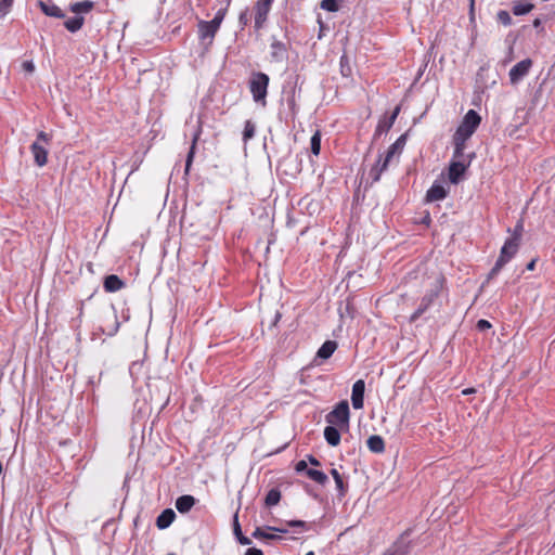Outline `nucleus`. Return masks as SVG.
<instances>
[{
    "label": "nucleus",
    "instance_id": "6ab92c4d",
    "mask_svg": "<svg viewBox=\"0 0 555 555\" xmlns=\"http://www.w3.org/2000/svg\"><path fill=\"white\" fill-rule=\"evenodd\" d=\"M367 448L374 453H382L385 450V442L380 436L373 435L366 441Z\"/></svg>",
    "mask_w": 555,
    "mask_h": 555
},
{
    "label": "nucleus",
    "instance_id": "4c0bfd02",
    "mask_svg": "<svg viewBox=\"0 0 555 555\" xmlns=\"http://www.w3.org/2000/svg\"><path fill=\"white\" fill-rule=\"evenodd\" d=\"M286 526L287 527H298V528L305 529L306 522L302 520H289V521H286Z\"/></svg>",
    "mask_w": 555,
    "mask_h": 555
},
{
    "label": "nucleus",
    "instance_id": "4468645a",
    "mask_svg": "<svg viewBox=\"0 0 555 555\" xmlns=\"http://www.w3.org/2000/svg\"><path fill=\"white\" fill-rule=\"evenodd\" d=\"M447 196V190L443 185L435 183L427 191L426 199L428 202L441 201Z\"/></svg>",
    "mask_w": 555,
    "mask_h": 555
},
{
    "label": "nucleus",
    "instance_id": "2f4dec72",
    "mask_svg": "<svg viewBox=\"0 0 555 555\" xmlns=\"http://www.w3.org/2000/svg\"><path fill=\"white\" fill-rule=\"evenodd\" d=\"M496 17L498 21L504 26H508L512 23V17L507 11H499Z\"/></svg>",
    "mask_w": 555,
    "mask_h": 555
},
{
    "label": "nucleus",
    "instance_id": "4be33fe9",
    "mask_svg": "<svg viewBox=\"0 0 555 555\" xmlns=\"http://www.w3.org/2000/svg\"><path fill=\"white\" fill-rule=\"evenodd\" d=\"M337 348V344L332 340L325 341L318 350L317 357L323 360L328 359Z\"/></svg>",
    "mask_w": 555,
    "mask_h": 555
},
{
    "label": "nucleus",
    "instance_id": "de8ad7c7",
    "mask_svg": "<svg viewBox=\"0 0 555 555\" xmlns=\"http://www.w3.org/2000/svg\"><path fill=\"white\" fill-rule=\"evenodd\" d=\"M475 392V389L474 388H466L462 391L463 395H470V393H474Z\"/></svg>",
    "mask_w": 555,
    "mask_h": 555
},
{
    "label": "nucleus",
    "instance_id": "a211bd4d",
    "mask_svg": "<svg viewBox=\"0 0 555 555\" xmlns=\"http://www.w3.org/2000/svg\"><path fill=\"white\" fill-rule=\"evenodd\" d=\"M124 287V282L115 274L108 275L104 280L106 292H117Z\"/></svg>",
    "mask_w": 555,
    "mask_h": 555
},
{
    "label": "nucleus",
    "instance_id": "39448f33",
    "mask_svg": "<svg viewBox=\"0 0 555 555\" xmlns=\"http://www.w3.org/2000/svg\"><path fill=\"white\" fill-rule=\"evenodd\" d=\"M51 141V137L40 131L37 135V140L31 144L30 150L37 166L42 167L48 162V149Z\"/></svg>",
    "mask_w": 555,
    "mask_h": 555
},
{
    "label": "nucleus",
    "instance_id": "5701e85b",
    "mask_svg": "<svg viewBox=\"0 0 555 555\" xmlns=\"http://www.w3.org/2000/svg\"><path fill=\"white\" fill-rule=\"evenodd\" d=\"M64 25H65L67 30L72 31V33H75V31L79 30L82 27V25H83V17L82 16H75V17L68 18L65 22Z\"/></svg>",
    "mask_w": 555,
    "mask_h": 555
},
{
    "label": "nucleus",
    "instance_id": "f704fd0d",
    "mask_svg": "<svg viewBox=\"0 0 555 555\" xmlns=\"http://www.w3.org/2000/svg\"><path fill=\"white\" fill-rule=\"evenodd\" d=\"M340 66H341V74H343L344 76H349V75H350V73H351V69H350V67H349V65H348V59H347V56H346V55H343V56L340 57Z\"/></svg>",
    "mask_w": 555,
    "mask_h": 555
},
{
    "label": "nucleus",
    "instance_id": "864d4df0",
    "mask_svg": "<svg viewBox=\"0 0 555 555\" xmlns=\"http://www.w3.org/2000/svg\"><path fill=\"white\" fill-rule=\"evenodd\" d=\"M168 555H175V554H168Z\"/></svg>",
    "mask_w": 555,
    "mask_h": 555
},
{
    "label": "nucleus",
    "instance_id": "49530a36",
    "mask_svg": "<svg viewBox=\"0 0 555 555\" xmlns=\"http://www.w3.org/2000/svg\"><path fill=\"white\" fill-rule=\"evenodd\" d=\"M534 266H535V260H531L528 264H527V270L529 271H532L534 269Z\"/></svg>",
    "mask_w": 555,
    "mask_h": 555
},
{
    "label": "nucleus",
    "instance_id": "f03ea898",
    "mask_svg": "<svg viewBox=\"0 0 555 555\" xmlns=\"http://www.w3.org/2000/svg\"><path fill=\"white\" fill-rule=\"evenodd\" d=\"M473 155H466L464 151H462V155L456 153V147H454L453 158L449 166V180L453 184H457L467 168L472 163Z\"/></svg>",
    "mask_w": 555,
    "mask_h": 555
},
{
    "label": "nucleus",
    "instance_id": "423d86ee",
    "mask_svg": "<svg viewBox=\"0 0 555 555\" xmlns=\"http://www.w3.org/2000/svg\"><path fill=\"white\" fill-rule=\"evenodd\" d=\"M405 144V138L404 135H401L397 139V141L391 144L386 153L385 158L382 160L379 159L376 166L377 175L375 179H378L379 175L387 169V167L392 163L397 162L400 154L403 151Z\"/></svg>",
    "mask_w": 555,
    "mask_h": 555
},
{
    "label": "nucleus",
    "instance_id": "79ce46f5",
    "mask_svg": "<svg viewBox=\"0 0 555 555\" xmlns=\"http://www.w3.org/2000/svg\"><path fill=\"white\" fill-rule=\"evenodd\" d=\"M521 232H522V223L521 222H518L514 229V234L513 236H517L519 234V238L521 237Z\"/></svg>",
    "mask_w": 555,
    "mask_h": 555
},
{
    "label": "nucleus",
    "instance_id": "dca6fc26",
    "mask_svg": "<svg viewBox=\"0 0 555 555\" xmlns=\"http://www.w3.org/2000/svg\"><path fill=\"white\" fill-rule=\"evenodd\" d=\"M337 426H326L324 429V438L332 447H336L340 442V434Z\"/></svg>",
    "mask_w": 555,
    "mask_h": 555
},
{
    "label": "nucleus",
    "instance_id": "f3484780",
    "mask_svg": "<svg viewBox=\"0 0 555 555\" xmlns=\"http://www.w3.org/2000/svg\"><path fill=\"white\" fill-rule=\"evenodd\" d=\"M195 504V499L192 495H181L176 501V508L180 513H188Z\"/></svg>",
    "mask_w": 555,
    "mask_h": 555
},
{
    "label": "nucleus",
    "instance_id": "7ed1b4c3",
    "mask_svg": "<svg viewBox=\"0 0 555 555\" xmlns=\"http://www.w3.org/2000/svg\"><path fill=\"white\" fill-rule=\"evenodd\" d=\"M225 13L227 9H220L211 21H201L198 23V37L202 41H208V43L212 42V39L218 31L225 16Z\"/></svg>",
    "mask_w": 555,
    "mask_h": 555
},
{
    "label": "nucleus",
    "instance_id": "20e7f679",
    "mask_svg": "<svg viewBox=\"0 0 555 555\" xmlns=\"http://www.w3.org/2000/svg\"><path fill=\"white\" fill-rule=\"evenodd\" d=\"M519 247V234L506 240L501 248L500 256L491 270V275L498 273L517 253Z\"/></svg>",
    "mask_w": 555,
    "mask_h": 555
},
{
    "label": "nucleus",
    "instance_id": "72a5a7b5",
    "mask_svg": "<svg viewBox=\"0 0 555 555\" xmlns=\"http://www.w3.org/2000/svg\"><path fill=\"white\" fill-rule=\"evenodd\" d=\"M233 533L238 539V537L243 535L241 525L238 522V515L237 513L234 514L233 517Z\"/></svg>",
    "mask_w": 555,
    "mask_h": 555
},
{
    "label": "nucleus",
    "instance_id": "e433bc0d",
    "mask_svg": "<svg viewBox=\"0 0 555 555\" xmlns=\"http://www.w3.org/2000/svg\"><path fill=\"white\" fill-rule=\"evenodd\" d=\"M399 113H400V106H397V107L395 108V111L392 112V114H391V116H390L389 120H388L387 129H390V128L392 127V125H393V122H395V120H396L397 116L399 115Z\"/></svg>",
    "mask_w": 555,
    "mask_h": 555
},
{
    "label": "nucleus",
    "instance_id": "ddd939ff",
    "mask_svg": "<svg viewBox=\"0 0 555 555\" xmlns=\"http://www.w3.org/2000/svg\"><path fill=\"white\" fill-rule=\"evenodd\" d=\"M287 51L284 43L273 40L270 47V56L273 62H282L286 59Z\"/></svg>",
    "mask_w": 555,
    "mask_h": 555
},
{
    "label": "nucleus",
    "instance_id": "473e14b6",
    "mask_svg": "<svg viewBox=\"0 0 555 555\" xmlns=\"http://www.w3.org/2000/svg\"><path fill=\"white\" fill-rule=\"evenodd\" d=\"M196 141H197V135L194 137L191 150L188 154L186 164H185V172L189 171L190 166L192 164Z\"/></svg>",
    "mask_w": 555,
    "mask_h": 555
},
{
    "label": "nucleus",
    "instance_id": "ea45409f",
    "mask_svg": "<svg viewBox=\"0 0 555 555\" xmlns=\"http://www.w3.org/2000/svg\"><path fill=\"white\" fill-rule=\"evenodd\" d=\"M490 327H491V324L487 320H479L477 322V328L480 331H483V330H487Z\"/></svg>",
    "mask_w": 555,
    "mask_h": 555
},
{
    "label": "nucleus",
    "instance_id": "b1692460",
    "mask_svg": "<svg viewBox=\"0 0 555 555\" xmlns=\"http://www.w3.org/2000/svg\"><path fill=\"white\" fill-rule=\"evenodd\" d=\"M281 500V492L276 489H272L268 492L266 496V505L267 506H274L276 505Z\"/></svg>",
    "mask_w": 555,
    "mask_h": 555
},
{
    "label": "nucleus",
    "instance_id": "412c9836",
    "mask_svg": "<svg viewBox=\"0 0 555 555\" xmlns=\"http://www.w3.org/2000/svg\"><path fill=\"white\" fill-rule=\"evenodd\" d=\"M38 4L46 15L59 18L64 17L62 10L55 4L46 3L43 1H39Z\"/></svg>",
    "mask_w": 555,
    "mask_h": 555
},
{
    "label": "nucleus",
    "instance_id": "09e8293b",
    "mask_svg": "<svg viewBox=\"0 0 555 555\" xmlns=\"http://www.w3.org/2000/svg\"><path fill=\"white\" fill-rule=\"evenodd\" d=\"M309 462H310L312 465H315V466H318V465L320 464V463H319V461H318L315 457H313V456H310V457H309Z\"/></svg>",
    "mask_w": 555,
    "mask_h": 555
},
{
    "label": "nucleus",
    "instance_id": "603ef678",
    "mask_svg": "<svg viewBox=\"0 0 555 555\" xmlns=\"http://www.w3.org/2000/svg\"><path fill=\"white\" fill-rule=\"evenodd\" d=\"M241 20L245 21V15L244 14L241 15Z\"/></svg>",
    "mask_w": 555,
    "mask_h": 555
},
{
    "label": "nucleus",
    "instance_id": "9b49d317",
    "mask_svg": "<svg viewBox=\"0 0 555 555\" xmlns=\"http://www.w3.org/2000/svg\"><path fill=\"white\" fill-rule=\"evenodd\" d=\"M365 391V383L362 379H358L352 386L351 402L352 406L357 410L363 408V399Z\"/></svg>",
    "mask_w": 555,
    "mask_h": 555
},
{
    "label": "nucleus",
    "instance_id": "aec40b11",
    "mask_svg": "<svg viewBox=\"0 0 555 555\" xmlns=\"http://www.w3.org/2000/svg\"><path fill=\"white\" fill-rule=\"evenodd\" d=\"M93 7L94 3L92 1L85 0L70 4L69 10L78 16L79 14H86L90 12Z\"/></svg>",
    "mask_w": 555,
    "mask_h": 555
},
{
    "label": "nucleus",
    "instance_id": "bb28decb",
    "mask_svg": "<svg viewBox=\"0 0 555 555\" xmlns=\"http://www.w3.org/2000/svg\"><path fill=\"white\" fill-rule=\"evenodd\" d=\"M307 474H308V476H309L312 480H314V481H317V482H319V483H322V485L327 480L326 475H325L323 472H321V470H317V469H309V470L307 472Z\"/></svg>",
    "mask_w": 555,
    "mask_h": 555
},
{
    "label": "nucleus",
    "instance_id": "0eeeda50",
    "mask_svg": "<svg viewBox=\"0 0 555 555\" xmlns=\"http://www.w3.org/2000/svg\"><path fill=\"white\" fill-rule=\"evenodd\" d=\"M349 416L348 402L343 400L326 415V422L330 425L337 426L339 428H347L349 425Z\"/></svg>",
    "mask_w": 555,
    "mask_h": 555
},
{
    "label": "nucleus",
    "instance_id": "1a4fd4ad",
    "mask_svg": "<svg viewBox=\"0 0 555 555\" xmlns=\"http://www.w3.org/2000/svg\"><path fill=\"white\" fill-rule=\"evenodd\" d=\"M531 66L532 61L530 59H525L515 64L508 72L511 83L517 85L520 80H522L524 77H526L529 74Z\"/></svg>",
    "mask_w": 555,
    "mask_h": 555
},
{
    "label": "nucleus",
    "instance_id": "a18cd8bd",
    "mask_svg": "<svg viewBox=\"0 0 555 555\" xmlns=\"http://www.w3.org/2000/svg\"><path fill=\"white\" fill-rule=\"evenodd\" d=\"M306 467H307V463L305 461H299L296 465V469L298 472L306 469Z\"/></svg>",
    "mask_w": 555,
    "mask_h": 555
},
{
    "label": "nucleus",
    "instance_id": "a19ab883",
    "mask_svg": "<svg viewBox=\"0 0 555 555\" xmlns=\"http://www.w3.org/2000/svg\"><path fill=\"white\" fill-rule=\"evenodd\" d=\"M245 555H263V553L259 548L250 547L246 551Z\"/></svg>",
    "mask_w": 555,
    "mask_h": 555
},
{
    "label": "nucleus",
    "instance_id": "9d476101",
    "mask_svg": "<svg viewBox=\"0 0 555 555\" xmlns=\"http://www.w3.org/2000/svg\"><path fill=\"white\" fill-rule=\"evenodd\" d=\"M273 0H258L255 5V27L261 28L267 20Z\"/></svg>",
    "mask_w": 555,
    "mask_h": 555
},
{
    "label": "nucleus",
    "instance_id": "2eb2a0df",
    "mask_svg": "<svg viewBox=\"0 0 555 555\" xmlns=\"http://www.w3.org/2000/svg\"><path fill=\"white\" fill-rule=\"evenodd\" d=\"M176 514L171 508H167L156 519V526L159 529L168 528L175 520Z\"/></svg>",
    "mask_w": 555,
    "mask_h": 555
},
{
    "label": "nucleus",
    "instance_id": "8fccbe9b",
    "mask_svg": "<svg viewBox=\"0 0 555 555\" xmlns=\"http://www.w3.org/2000/svg\"><path fill=\"white\" fill-rule=\"evenodd\" d=\"M306 555H314V553L312 551H310Z\"/></svg>",
    "mask_w": 555,
    "mask_h": 555
},
{
    "label": "nucleus",
    "instance_id": "f257e3e1",
    "mask_svg": "<svg viewBox=\"0 0 555 555\" xmlns=\"http://www.w3.org/2000/svg\"><path fill=\"white\" fill-rule=\"evenodd\" d=\"M480 122L481 117L476 111L469 109L465 114L453 135V143L457 154L462 155V151H465L466 141L474 134Z\"/></svg>",
    "mask_w": 555,
    "mask_h": 555
},
{
    "label": "nucleus",
    "instance_id": "58836bf2",
    "mask_svg": "<svg viewBox=\"0 0 555 555\" xmlns=\"http://www.w3.org/2000/svg\"><path fill=\"white\" fill-rule=\"evenodd\" d=\"M437 296V291L423 299L424 309H426L431 302L434 297Z\"/></svg>",
    "mask_w": 555,
    "mask_h": 555
},
{
    "label": "nucleus",
    "instance_id": "cd10ccee",
    "mask_svg": "<svg viewBox=\"0 0 555 555\" xmlns=\"http://www.w3.org/2000/svg\"><path fill=\"white\" fill-rule=\"evenodd\" d=\"M320 7L328 12H337L339 10V5L336 0H322Z\"/></svg>",
    "mask_w": 555,
    "mask_h": 555
},
{
    "label": "nucleus",
    "instance_id": "a878e982",
    "mask_svg": "<svg viewBox=\"0 0 555 555\" xmlns=\"http://www.w3.org/2000/svg\"><path fill=\"white\" fill-rule=\"evenodd\" d=\"M533 9V4L531 3H518L514 5L513 12L515 15H525L529 13Z\"/></svg>",
    "mask_w": 555,
    "mask_h": 555
},
{
    "label": "nucleus",
    "instance_id": "3c124183",
    "mask_svg": "<svg viewBox=\"0 0 555 555\" xmlns=\"http://www.w3.org/2000/svg\"><path fill=\"white\" fill-rule=\"evenodd\" d=\"M241 20L245 21V15L244 14L241 15Z\"/></svg>",
    "mask_w": 555,
    "mask_h": 555
},
{
    "label": "nucleus",
    "instance_id": "c03bdc74",
    "mask_svg": "<svg viewBox=\"0 0 555 555\" xmlns=\"http://www.w3.org/2000/svg\"><path fill=\"white\" fill-rule=\"evenodd\" d=\"M387 124L388 121H380L377 126V132L388 131L389 129H387Z\"/></svg>",
    "mask_w": 555,
    "mask_h": 555
},
{
    "label": "nucleus",
    "instance_id": "f8f14e48",
    "mask_svg": "<svg viewBox=\"0 0 555 555\" xmlns=\"http://www.w3.org/2000/svg\"><path fill=\"white\" fill-rule=\"evenodd\" d=\"M268 531H275L280 533H286L288 530L284 527H267L266 529L257 527L253 532V537L256 539H267V540H281V535L269 533Z\"/></svg>",
    "mask_w": 555,
    "mask_h": 555
},
{
    "label": "nucleus",
    "instance_id": "c9c22d12",
    "mask_svg": "<svg viewBox=\"0 0 555 555\" xmlns=\"http://www.w3.org/2000/svg\"><path fill=\"white\" fill-rule=\"evenodd\" d=\"M22 68L24 72L31 74L35 70V64L33 63V61H25L22 64Z\"/></svg>",
    "mask_w": 555,
    "mask_h": 555
},
{
    "label": "nucleus",
    "instance_id": "393cba45",
    "mask_svg": "<svg viewBox=\"0 0 555 555\" xmlns=\"http://www.w3.org/2000/svg\"><path fill=\"white\" fill-rule=\"evenodd\" d=\"M310 147H311V152L314 154V155H319L320 154V150H321V134L319 131H317L312 137H311V140H310Z\"/></svg>",
    "mask_w": 555,
    "mask_h": 555
},
{
    "label": "nucleus",
    "instance_id": "37998d69",
    "mask_svg": "<svg viewBox=\"0 0 555 555\" xmlns=\"http://www.w3.org/2000/svg\"><path fill=\"white\" fill-rule=\"evenodd\" d=\"M237 541L242 544V545H249L251 543L250 539L245 537L244 534L238 537Z\"/></svg>",
    "mask_w": 555,
    "mask_h": 555
},
{
    "label": "nucleus",
    "instance_id": "6e6552de",
    "mask_svg": "<svg viewBox=\"0 0 555 555\" xmlns=\"http://www.w3.org/2000/svg\"><path fill=\"white\" fill-rule=\"evenodd\" d=\"M269 85V77L263 73H255L251 76L249 82V89L253 94V99L256 102H264L267 96V90Z\"/></svg>",
    "mask_w": 555,
    "mask_h": 555
},
{
    "label": "nucleus",
    "instance_id": "c85d7f7f",
    "mask_svg": "<svg viewBox=\"0 0 555 555\" xmlns=\"http://www.w3.org/2000/svg\"><path fill=\"white\" fill-rule=\"evenodd\" d=\"M331 475L333 476V478L335 480L337 490L340 493H344L345 492V483H344L343 478H341L340 474L338 473V470L336 468H333L331 470Z\"/></svg>",
    "mask_w": 555,
    "mask_h": 555
},
{
    "label": "nucleus",
    "instance_id": "c756f323",
    "mask_svg": "<svg viewBox=\"0 0 555 555\" xmlns=\"http://www.w3.org/2000/svg\"><path fill=\"white\" fill-rule=\"evenodd\" d=\"M255 134V126L250 120H247L245 122L244 132H243V139L244 141H248L251 139Z\"/></svg>",
    "mask_w": 555,
    "mask_h": 555
},
{
    "label": "nucleus",
    "instance_id": "7c9ffc66",
    "mask_svg": "<svg viewBox=\"0 0 555 555\" xmlns=\"http://www.w3.org/2000/svg\"><path fill=\"white\" fill-rule=\"evenodd\" d=\"M14 0L0 1V17H4L11 10Z\"/></svg>",
    "mask_w": 555,
    "mask_h": 555
}]
</instances>
